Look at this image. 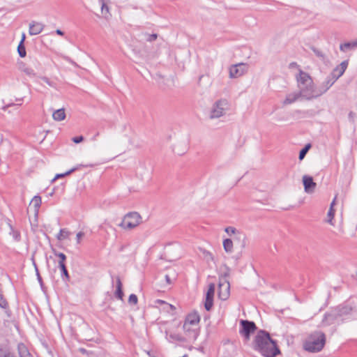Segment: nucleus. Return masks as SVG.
Instances as JSON below:
<instances>
[{
	"label": "nucleus",
	"mask_w": 357,
	"mask_h": 357,
	"mask_svg": "<svg viewBox=\"0 0 357 357\" xmlns=\"http://www.w3.org/2000/svg\"><path fill=\"white\" fill-rule=\"evenodd\" d=\"M253 348L264 357H275L280 353L276 341L264 330L258 331L253 341Z\"/></svg>",
	"instance_id": "f257e3e1"
},
{
	"label": "nucleus",
	"mask_w": 357,
	"mask_h": 357,
	"mask_svg": "<svg viewBox=\"0 0 357 357\" xmlns=\"http://www.w3.org/2000/svg\"><path fill=\"white\" fill-rule=\"evenodd\" d=\"M296 79L301 98L309 100L320 96L318 87L307 73L299 69Z\"/></svg>",
	"instance_id": "f03ea898"
},
{
	"label": "nucleus",
	"mask_w": 357,
	"mask_h": 357,
	"mask_svg": "<svg viewBox=\"0 0 357 357\" xmlns=\"http://www.w3.org/2000/svg\"><path fill=\"white\" fill-rule=\"evenodd\" d=\"M325 343V334L321 331H314L305 341L304 349L310 352H318L324 348Z\"/></svg>",
	"instance_id": "7ed1b4c3"
},
{
	"label": "nucleus",
	"mask_w": 357,
	"mask_h": 357,
	"mask_svg": "<svg viewBox=\"0 0 357 357\" xmlns=\"http://www.w3.org/2000/svg\"><path fill=\"white\" fill-rule=\"evenodd\" d=\"M141 219L142 218L137 212H130L124 216L119 226L124 229H132L140 224Z\"/></svg>",
	"instance_id": "20e7f679"
},
{
	"label": "nucleus",
	"mask_w": 357,
	"mask_h": 357,
	"mask_svg": "<svg viewBox=\"0 0 357 357\" xmlns=\"http://www.w3.org/2000/svg\"><path fill=\"white\" fill-rule=\"evenodd\" d=\"M240 326L241 328L239 333L246 341L250 340L251 334L255 333L257 329L255 322L249 320H241Z\"/></svg>",
	"instance_id": "39448f33"
},
{
	"label": "nucleus",
	"mask_w": 357,
	"mask_h": 357,
	"mask_svg": "<svg viewBox=\"0 0 357 357\" xmlns=\"http://www.w3.org/2000/svg\"><path fill=\"white\" fill-rule=\"evenodd\" d=\"M42 204V199L39 196H35L31 201L30 202L29 208H28V213L29 215V219L31 222L32 223L33 221H37L38 213V210Z\"/></svg>",
	"instance_id": "423d86ee"
},
{
	"label": "nucleus",
	"mask_w": 357,
	"mask_h": 357,
	"mask_svg": "<svg viewBox=\"0 0 357 357\" xmlns=\"http://www.w3.org/2000/svg\"><path fill=\"white\" fill-rule=\"evenodd\" d=\"M248 67L245 63H240L233 65L229 68V77L237 78L243 75L248 71Z\"/></svg>",
	"instance_id": "0eeeda50"
},
{
	"label": "nucleus",
	"mask_w": 357,
	"mask_h": 357,
	"mask_svg": "<svg viewBox=\"0 0 357 357\" xmlns=\"http://www.w3.org/2000/svg\"><path fill=\"white\" fill-rule=\"evenodd\" d=\"M215 284L211 283L208 285V289L206 295V300L204 307L206 310L210 311L213 305V297L215 294Z\"/></svg>",
	"instance_id": "6e6552de"
},
{
	"label": "nucleus",
	"mask_w": 357,
	"mask_h": 357,
	"mask_svg": "<svg viewBox=\"0 0 357 357\" xmlns=\"http://www.w3.org/2000/svg\"><path fill=\"white\" fill-rule=\"evenodd\" d=\"M230 284L227 280L220 282L218 284V297L222 301H226L229 296Z\"/></svg>",
	"instance_id": "1a4fd4ad"
},
{
	"label": "nucleus",
	"mask_w": 357,
	"mask_h": 357,
	"mask_svg": "<svg viewBox=\"0 0 357 357\" xmlns=\"http://www.w3.org/2000/svg\"><path fill=\"white\" fill-rule=\"evenodd\" d=\"M337 80L331 76V75H328L325 80L319 86L318 90L319 93V96H321L324 93H325L336 82Z\"/></svg>",
	"instance_id": "9d476101"
},
{
	"label": "nucleus",
	"mask_w": 357,
	"mask_h": 357,
	"mask_svg": "<svg viewBox=\"0 0 357 357\" xmlns=\"http://www.w3.org/2000/svg\"><path fill=\"white\" fill-rule=\"evenodd\" d=\"M303 184L305 192L308 194L314 192L317 187V183L314 181L313 178L308 175L303 176Z\"/></svg>",
	"instance_id": "9b49d317"
},
{
	"label": "nucleus",
	"mask_w": 357,
	"mask_h": 357,
	"mask_svg": "<svg viewBox=\"0 0 357 357\" xmlns=\"http://www.w3.org/2000/svg\"><path fill=\"white\" fill-rule=\"evenodd\" d=\"M337 319H339V317L337 316V312L336 311L335 307H334V308L331 309L330 312H326L324 314V317L322 319L321 323L324 326H330V325L334 324V322Z\"/></svg>",
	"instance_id": "f8f14e48"
},
{
	"label": "nucleus",
	"mask_w": 357,
	"mask_h": 357,
	"mask_svg": "<svg viewBox=\"0 0 357 357\" xmlns=\"http://www.w3.org/2000/svg\"><path fill=\"white\" fill-rule=\"evenodd\" d=\"M349 65L348 60L343 61L340 65L337 66L330 73L331 76L337 80L345 72Z\"/></svg>",
	"instance_id": "ddd939ff"
},
{
	"label": "nucleus",
	"mask_w": 357,
	"mask_h": 357,
	"mask_svg": "<svg viewBox=\"0 0 357 357\" xmlns=\"http://www.w3.org/2000/svg\"><path fill=\"white\" fill-rule=\"evenodd\" d=\"M225 113H204V116L202 120L208 126H216L217 123L214 122L224 116Z\"/></svg>",
	"instance_id": "4468645a"
},
{
	"label": "nucleus",
	"mask_w": 357,
	"mask_h": 357,
	"mask_svg": "<svg viewBox=\"0 0 357 357\" xmlns=\"http://www.w3.org/2000/svg\"><path fill=\"white\" fill-rule=\"evenodd\" d=\"M225 231L228 234H236L234 240H238V241H241V247L242 248H244L245 246L246 237L244 234L237 231L236 228L232 227H228L225 228Z\"/></svg>",
	"instance_id": "2eb2a0df"
},
{
	"label": "nucleus",
	"mask_w": 357,
	"mask_h": 357,
	"mask_svg": "<svg viewBox=\"0 0 357 357\" xmlns=\"http://www.w3.org/2000/svg\"><path fill=\"white\" fill-rule=\"evenodd\" d=\"M199 321L200 317L198 313H190L186 317L183 328L186 329L188 326L197 324Z\"/></svg>",
	"instance_id": "dca6fc26"
},
{
	"label": "nucleus",
	"mask_w": 357,
	"mask_h": 357,
	"mask_svg": "<svg viewBox=\"0 0 357 357\" xmlns=\"http://www.w3.org/2000/svg\"><path fill=\"white\" fill-rule=\"evenodd\" d=\"M231 109L230 104L226 99H221L217 101L211 112H223Z\"/></svg>",
	"instance_id": "f3484780"
},
{
	"label": "nucleus",
	"mask_w": 357,
	"mask_h": 357,
	"mask_svg": "<svg viewBox=\"0 0 357 357\" xmlns=\"http://www.w3.org/2000/svg\"><path fill=\"white\" fill-rule=\"evenodd\" d=\"M188 149V143L187 141L178 142L174 145L173 151L178 155H183L186 153Z\"/></svg>",
	"instance_id": "a211bd4d"
},
{
	"label": "nucleus",
	"mask_w": 357,
	"mask_h": 357,
	"mask_svg": "<svg viewBox=\"0 0 357 357\" xmlns=\"http://www.w3.org/2000/svg\"><path fill=\"white\" fill-rule=\"evenodd\" d=\"M44 29V25L42 23L33 21L29 24V34L37 35L39 34Z\"/></svg>",
	"instance_id": "6ab92c4d"
},
{
	"label": "nucleus",
	"mask_w": 357,
	"mask_h": 357,
	"mask_svg": "<svg viewBox=\"0 0 357 357\" xmlns=\"http://www.w3.org/2000/svg\"><path fill=\"white\" fill-rule=\"evenodd\" d=\"M310 49L316 56H317L324 63L327 64L329 63L330 61L328 56L321 50L317 48L314 46L310 47Z\"/></svg>",
	"instance_id": "aec40b11"
},
{
	"label": "nucleus",
	"mask_w": 357,
	"mask_h": 357,
	"mask_svg": "<svg viewBox=\"0 0 357 357\" xmlns=\"http://www.w3.org/2000/svg\"><path fill=\"white\" fill-rule=\"evenodd\" d=\"M339 318L349 314L352 311V307L347 305H340L335 307Z\"/></svg>",
	"instance_id": "412c9836"
},
{
	"label": "nucleus",
	"mask_w": 357,
	"mask_h": 357,
	"mask_svg": "<svg viewBox=\"0 0 357 357\" xmlns=\"http://www.w3.org/2000/svg\"><path fill=\"white\" fill-rule=\"evenodd\" d=\"M357 48V40H354L350 42H346L340 44V50L343 52H346L349 50H353Z\"/></svg>",
	"instance_id": "4be33fe9"
},
{
	"label": "nucleus",
	"mask_w": 357,
	"mask_h": 357,
	"mask_svg": "<svg viewBox=\"0 0 357 357\" xmlns=\"http://www.w3.org/2000/svg\"><path fill=\"white\" fill-rule=\"evenodd\" d=\"M116 289L114 292V295L118 299L122 300L124 294H123V291L122 289L123 284H122V282H121V278L119 276H117L116 278Z\"/></svg>",
	"instance_id": "5701e85b"
},
{
	"label": "nucleus",
	"mask_w": 357,
	"mask_h": 357,
	"mask_svg": "<svg viewBox=\"0 0 357 357\" xmlns=\"http://www.w3.org/2000/svg\"><path fill=\"white\" fill-rule=\"evenodd\" d=\"M301 98L298 92H294L287 96L285 100L283 101L284 105L291 104Z\"/></svg>",
	"instance_id": "b1692460"
},
{
	"label": "nucleus",
	"mask_w": 357,
	"mask_h": 357,
	"mask_svg": "<svg viewBox=\"0 0 357 357\" xmlns=\"http://www.w3.org/2000/svg\"><path fill=\"white\" fill-rule=\"evenodd\" d=\"M17 349L20 357H31L27 347L23 343L18 344Z\"/></svg>",
	"instance_id": "393cba45"
},
{
	"label": "nucleus",
	"mask_w": 357,
	"mask_h": 357,
	"mask_svg": "<svg viewBox=\"0 0 357 357\" xmlns=\"http://www.w3.org/2000/svg\"><path fill=\"white\" fill-rule=\"evenodd\" d=\"M223 248L226 252L231 253L233 251V241L230 238H226L223 241Z\"/></svg>",
	"instance_id": "a878e982"
},
{
	"label": "nucleus",
	"mask_w": 357,
	"mask_h": 357,
	"mask_svg": "<svg viewBox=\"0 0 357 357\" xmlns=\"http://www.w3.org/2000/svg\"><path fill=\"white\" fill-rule=\"evenodd\" d=\"M335 200H336V197H335L333 202H331L330 209H329V211L328 212V215H328L327 222L328 223H330L331 225H333L332 220L333 219L334 215H335V210L333 209V206L335 204Z\"/></svg>",
	"instance_id": "bb28decb"
},
{
	"label": "nucleus",
	"mask_w": 357,
	"mask_h": 357,
	"mask_svg": "<svg viewBox=\"0 0 357 357\" xmlns=\"http://www.w3.org/2000/svg\"><path fill=\"white\" fill-rule=\"evenodd\" d=\"M59 267L61 269L62 278L66 281H69L70 275L68 274V271L67 270L66 264L61 263V265H59Z\"/></svg>",
	"instance_id": "cd10ccee"
},
{
	"label": "nucleus",
	"mask_w": 357,
	"mask_h": 357,
	"mask_svg": "<svg viewBox=\"0 0 357 357\" xmlns=\"http://www.w3.org/2000/svg\"><path fill=\"white\" fill-rule=\"evenodd\" d=\"M312 147L311 144L308 143L305 145V146L300 151L298 159L299 160H302L305 157L307 153L309 151L310 148Z\"/></svg>",
	"instance_id": "c85d7f7f"
},
{
	"label": "nucleus",
	"mask_w": 357,
	"mask_h": 357,
	"mask_svg": "<svg viewBox=\"0 0 357 357\" xmlns=\"http://www.w3.org/2000/svg\"><path fill=\"white\" fill-rule=\"evenodd\" d=\"M70 234V231H68L66 229H61L57 235V238L59 241L66 239L68 238L69 235Z\"/></svg>",
	"instance_id": "c756f323"
},
{
	"label": "nucleus",
	"mask_w": 357,
	"mask_h": 357,
	"mask_svg": "<svg viewBox=\"0 0 357 357\" xmlns=\"http://www.w3.org/2000/svg\"><path fill=\"white\" fill-rule=\"evenodd\" d=\"M17 52L19 54V56L22 58L25 57L26 54V49L24 44H22V43H20L17 46Z\"/></svg>",
	"instance_id": "7c9ffc66"
},
{
	"label": "nucleus",
	"mask_w": 357,
	"mask_h": 357,
	"mask_svg": "<svg viewBox=\"0 0 357 357\" xmlns=\"http://www.w3.org/2000/svg\"><path fill=\"white\" fill-rule=\"evenodd\" d=\"M78 169L77 167H73L72 169H70V170L67 171L66 172L63 173V174H58L55 176V177L54 178L52 179V181H54V180H56V178H62V177H64L66 176H68L70 175L71 173L74 172L75 171H76L77 169Z\"/></svg>",
	"instance_id": "2f4dec72"
},
{
	"label": "nucleus",
	"mask_w": 357,
	"mask_h": 357,
	"mask_svg": "<svg viewBox=\"0 0 357 357\" xmlns=\"http://www.w3.org/2000/svg\"><path fill=\"white\" fill-rule=\"evenodd\" d=\"M20 69L29 76L36 75V73H34V70L32 68L26 67L24 65H23V66L20 67Z\"/></svg>",
	"instance_id": "473e14b6"
},
{
	"label": "nucleus",
	"mask_w": 357,
	"mask_h": 357,
	"mask_svg": "<svg viewBox=\"0 0 357 357\" xmlns=\"http://www.w3.org/2000/svg\"><path fill=\"white\" fill-rule=\"evenodd\" d=\"M52 117L55 121H62L66 118V113H52Z\"/></svg>",
	"instance_id": "72a5a7b5"
},
{
	"label": "nucleus",
	"mask_w": 357,
	"mask_h": 357,
	"mask_svg": "<svg viewBox=\"0 0 357 357\" xmlns=\"http://www.w3.org/2000/svg\"><path fill=\"white\" fill-rule=\"evenodd\" d=\"M137 301H138V298H137V296L134 294H132L130 295L129 298H128V303L130 305H136L137 303Z\"/></svg>",
	"instance_id": "f704fd0d"
},
{
	"label": "nucleus",
	"mask_w": 357,
	"mask_h": 357,
	"mask_svg": "<svg viewBox=\"0 0 357 357\" xmlns=\"http://www.w3.org/2000/svg\"><path fill=\"white\" fill-rule=\"evenodd\" d=\"M59 258V265H61V264H65V261L66 259V256L62 253V252H59V254H56Z\"/></svg>",
	"instance_id": "c9c22d12"
},
{
	"label": "nucleus",
	"mask_w": 357,
	"mask_h": 357,
	"mask_svg": "<svg viewBox=\"0 0 357 357\" xmlns=\"http://www.w3.org/2000/svg\"><path fill=\"white\" fill-rule=\"evenodd\" d=\"M8 305V303L6 299L3 297L2 294L0 293V307L2 308H6Z\"/></svg>",
	"instance_id": "e433bc0d"
},
{
	"label": "nucleus",
	"mask_w": 357,
	"mask_h": 357,
	"mask_svg": "<svg viewBox=\"0 0 357 357\" xmlns=\"http://www.w3.org/2000/svg\"><path fill=\"white\" fill-rule=\"evenodd\" d=\"M101 11L102 14H104L105 12L107 13H109V8L105 2H102L101 4Z\"/></svg>",
	"instance_id": "4c0bfd02"
},
{
	"label": "nucleus",
	"mask_w": 357,
	"mask_h": 357,
	"mask_svg": "<svg viewBox=\"0 0 357 357\" xmlns=\"http://www.w3.org/2000/svg\"><path fill=\"white\" fill-rule=\"evenodd\" d=\"M72 140L74 143L79 144L84 141V137L82 135L74 137Z\"/></svg>",
	"instance_id": "58836bf2"
},
{
	"label": "nucleus",
	"mask_w": 357,
	"mask_h": 357,
	"mask_svg": "<svg viewBox=\"0 0 357 357\" xmlns=\"http://www.w3.org/2000/svg\"><path fill=\"white\" fill-rule=\"evenodd\" d=\"M204 257H205V258L206 259L207 261H208L209 259H211L212 261L213 260V257L212 254L210 252L204 251Z\"/></svg>",
	"instance_id": "ea45409f"
},
{
	"label": "nucleus",
	"mask_w": 357,
	"mask_h": 357,
	"mask_svg": "<svg viewBox=\"0 0 357 357\" xmlns=\"http://www.w3.org/2000/svg\"><path fill=\"white\" fill-rule=\"evenodd\" d=\"M36 275L38 277V282H40V287L43 288V279H42V277L40 275L38 268L36 267Z\"/></svg>",
	"instance_id": "a19ab883"
},
{
	"label": "nucleus",
	"mask_w": 357,
	"mask_h": 357,
	"mask_svg": "<svg viewBox=\"0 0 357 357\" xmlns=\"http://www.w3.org/2000/svg\"><path fill=\"white\" fill-rule=\"evenodd\" d=\"M157 38H158V35L157 34H155V33L151 34V35L149 36V38H147V40L150 41V42H152V41L156 40Z\"/></svg>",
	"instance_id": "79ce46f5"
},
{
	"label": "nucleus",
	"mask_w": 357,
	"mask_h": 357,
	"mask_svg": "<svg viewBox=\"0 0 357 357\" xmlns=\"http://www.w3.org/2000/svg\"><path fill=\"white\" fill-rule=\"evenodd\" d=\"M84 236V233L82 232V231H79L77 234L76 235V238H77V243H80V239L82 237H83Z\"/></svg>",
	"instance_id": "37998d69"
},
{
	"label": "nucleus",
	"mask_w": 357,
	"mask_h": 357,
	"mask_svg": "<svg viewBox=\"0 0 357 357\" xmlns=\"http://www.w3.org/2000/svg\"><path fill=\"white\" fill-rule=\"evenodd\" d=\"M78 351L82 353V354H86V355H89L91 354H92V352H89L86 349H85L84 348H79L78 349Z\"/></svg>",
	"instance_id": "c03bdc74"
},
{
	"label": "nucleus",
	"mask_w": 357,
	"mask_h": 357,
	"mask_svg": "<svg viewBox=\"0 0 357 357\" xmlns=\"http://www.w3.org/2000/svg\"><path fill=\"white\" fill-rule=\"evenodd\" d=\"M0 357H14V356L10 352H5L3 354H0Z\"/></svg>",
	"instance_id": "a18cd8bd"
},
{
	"label": "nucleus",
	"mask_w": 357,
	"mask_h": 357,
	"mask_svg": "<svg viewBox=\"0 0 357 357\" xmlns=\"http://www.w3.org/2000/svg\"><path fill=\"white\" fill-rule=\"evenodd\" d=\"M51 112H65L66 109L64 107H61L58 109H50Z\"/></svg>",
	"instance_id": "49530a36"
},
{
	"label": "nucleus",
	"mask_w": 357,
	"mask_h": 357,
	"mask_svg": "<svg viewBox=\"0 0 357 357\" xmlns=\"http://www.w3.org/2000/svg\"><path fill=\"white\" fill-rule=\"evenodd\" d=\"M17 105V104H13V103L8 104V105H7L6 106L2 107V109L5 110L6 109H7V108H8L10 107H16Z\"/></svg>",
	"instance_id": "de8ad7c7"
},
{
	"label": "nucleus",
	"mask_w": 357,
	"mask_h": 357,
	"mask_svg": "<svg viewBox=\"0 0 357 357\" xmlns=\"http://www.w3.org/2000/svg\"><path fill=\"white\" fill-rule=\"evenodd\" d=\"M354 115H355V113H349V119L352 122L354 121Z\"/></svg>",
	"instance_id": "09e8293b"
},
{
	"label": "nucleus",
	"mask_w": 357,
	"mask_h": 357,
	"mask_svg": "<svg viewBox=\"0 0 357 357\" xmlns=\"http://www.w3.org/2000/svg\"><path fill=\"white\" fill-rule=\"evenodd\" d=\"M165 280L168 284H172V280L168 275H165Z\"/></svg>",
	"instance_id": "8fccbe9b"
},
{
	"label": "nucleus",
	"mask_w": 357,
	"mask_h": 357,
	"mask_svg": "<svg viewBox=\"0 0 357 357\" xmlns=\"http://www.w3.org/2000/svg\"><path fill=\"white\" fill-rule=\"evenodd\" d=\"M25 38H26L25 33H23L22 35V38H21V40H20V43H22V44H24Z\"/></svg>",
	"instance_id": "3c124183"
},
{
	"label": "nucleus",
	"mask_w": 357,
	"mask_h": 357,
	"mask_svg": "<svg viewBox=\"0 0 357 357\" xmlns=\"http://www.w3.org/2000/svg\"><path fill=\"white\" fill-rule=\"evenodd\" d=\"M56 33L58 35L63 36L64 33L61 29H56Z\"/></svg>",
	"instance_id": "603ef678"
},
{
	"label": "nucleus",
	"mask_w": 357,
	"mask_h": 357,
	"mask_svg": "<svg viewBox=\"0 0 357 357\" xmlns=\"http://www.w3.org/2000/svg\"><path fill=\"white\" fill-rule=\"evenodd\" d=\"M156 303H160V304H166L167 303L165 301H162V300H157Z\"/></svg>",
	"instance_id": "864d4df0"
},
{
	"label": "nucleus",
	"mask_w": 357,
	"mask_h": 357,
	"mask_svg": "<svg viewBox=\"0 0 357 357\" xmlns=\"http://www.w3.org/2000/svg\"><path fill=\"white\" fill-rule=\"evenodd\" d=\"M166 305H167L169 306V307L171 309V310H175V307L171 304H168V303H166Z\"/></svg>",
	"instance_id": "5fc2aeb1"
},
{
	"label": "nucleus",
	"mask_w": 357,
	"mask_h": 357,
	"mask_svg": "<svg viewBox=\"0 0 357 357\" xmlns=\"http://www.w3.org/2000/svg\"><path fill=\"white\" fill-rule=\"evenodd\" d=\"M294 66H298V65L296 62H292L290 63V67H294Z\"/></svg>",
	"instance_id": "6e6d98bb"
},
{
	"label": "nucleus",
	"mask_w": 357,
	"mask_h": 357,
	"mask_svg": "<svg viewBox=\"0 0 357 357\" xmlns=\"http://www.w3.org/2000/svg\"><path fill=\"white\" fill-rule=\"evenodd\" d=\"M183 330L187 332H190L191 331L190 328V326H188L186 329H183Z\"/></svg>",
	"instance_id": "4d7b16f0"
},
{
	"label": "nucleus",
	"mask_w": 357,
	"mask_h": 357,
	"mask_svg": "<svg viewBox=\"0 0 357 357\" xmlns=\"http://www.w3.org/2000/svg\"><path fill=\"white\" fill-rule=\"evenodd\" d=\"M99 135V132H97L95 136L93 137V140H95L96 137Z\"/></svg>",
	"instance_id": "13d9d810"
},
{
	"label": "nucleus",
	"mask_w": 357,
	"mask_h": 357,
	"mask_svg": "<svg viewBox=\"0 0 357 357\" xmlns=\"http://www.w3.org/2000/svg\"><path fill=\"white\" fill-rule=\"evenodd\" d=\"M48 354H49L52 357H54V356H53V354H52V351H48Z\"/></svg>",
	"instance_id": "bf43d9fd"
},
{
	"label": "nucleus",
	"mask_w": 357,
	"mask_h": 357,
	"mask_svg": "<svg viewBox=\"0 0 357 357\" xmlns=\"http://www.w3.org/2000/svg\"><path fill=\"white\" fill-rule=\"evenodd\" d=\"M48 194H49V195L52 196L53 195V190H52V192H50Z\"/></svg>",
	"instance_id": "052dcab7"
},
{
	"label": "nucleus",
	"mask_w": 357,
	"mask_h": 357,
	"mask_svg": "<svg viewBox=\"0 0 357 357\" xmlns=\"http://www.w3.org/2000/svg\"><path fill=\"white\" fill-rule=\"evenodd\" d=\"M100 3L102 4V2H105L104 0H99Z\"/></svg>",
	"instance_id": "680f3d73"
},
{
	"label": "nucleus",
	"mask_w": 357,
	"mask_h": 357,
	"mask_svg": "<svg viewBox=\"0 0 357 357\" xmlns=\"http://www.w3.org/2000/svg\"><path fill=\"white\" fill-rule=\"evenodd\" d=\"M202 77H203V75H201V76L199 77V80H201V79H202Z\"/></svg>",
	"instance_id": "e2e57ef3"
},
{
	"label": "nucleus",
	"mask_w": 357,
	"mask_h": 357,
	"mask_svg": "<svg viewBox=\"0 0 357 357\" xmlns=\"http://www.w3.org/2000/svg\"><path fill=\"white\" fill-rule=\"evenodd\" d=\"M228 275H229V274H228V273H225V277H226V276H228Z\"/></svg>",
	"instance_id": "0e129e2a"
},
{
	"label": "nucleus",
	"mask_w": 357,
	"mask_h": 357,
	"mask_svg": "<svg viewBox=\"0 0 357 357\" xmlns=\"http://www.w3.org/2000/svg\"><path fill=\"white\" fill-rule=\"evenodd\" d=\"M356 276H357V271H356Z\"/></svg>",
	"instance_id": "69168bd1"
}]
</instances>
